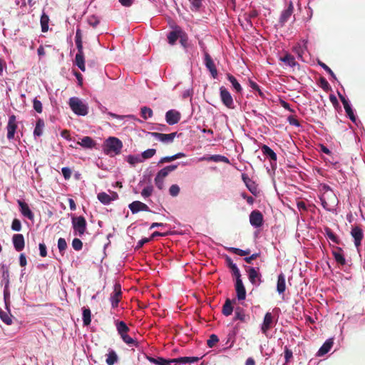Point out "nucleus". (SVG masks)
Segmentation results:
<instances>
[{
    "label": "nucleus",
    "instance_id": "obj_30",
    "mask_svg": "<svg viewBox=\"0 0 365 365\" xmlns=\"http://www.w3.org/2000/svg\"><path fill=\"white\" fill-rule=\"evenodd\" d=\"M41 31L45 33L48 30L49 17L44 12L42 14L40 19Z\"/></svg>",
    "mask_w": 365,
    "mask_h": 365
},
{
    "label": "nucleus",
    "instance_id": "obj_32",
    "mask_svg": "<svg viewBox=\"0 0 365 365\" xmlns=\"http://www.w3.org/2000/svg\"><path fill=\"white\" fill-rule=\"evenodd\" d=\"M98 200L104 205H108L113 201L112 197L105 192H99L97 195Z\"/></svg>",
    "mask_w": 365,
    "mask_h": 365
},
{
    "label": "nucleus",
    "instance_id": "obj_38",
    "mask_svg": "<svg viewBox=\"0 0 365 365\" xmlns=\"http://www.w3.org/2000/svg\"><path fill=\"white\" fill-rule=\"evenodd\" d=\"M140 114L141 117L144 120H147L148 118H151L153 115V112L150 108L143 106L140 108Z\"/></svg>",
    "mask_w": 365,
    "mask_h": 365
},
{
    "label": "nucleus",
    "instance_id": "obj_58",
    "mask_svg": "<svg viewBox=\"0 0 365 365\" xmlns=\"http://www.w3.org/2000/svg\"><path fill=\"white\" fill-rule=\"evenodd\" d=\"M33 106H34V110L37 113H41L42 112V103L37 98L34 99Z\"/></svg>",
    "mask_w": 365,
    "mask_h": 365
},
{
    "label": "nucleus",
    "instance_id": "obj_50",
    "mask_svg": "<svg viewBox=\"0 0 365 365\" xmlns=\"http://www.w3.org/2000/svg\"><path fill=\"white\" fill-rule=\"evenodd\" d=\"M230 251L240 256H247L250 253V250H242L238 248L230 247Z\"/></svg>",
    "mask_w": 365,
    "mask_h": 365
},
{
    "label": "nucleus",
    "instance_id": "obj_33",
    "mask_svg": "<svg viewBox=\"0 0 365 365\" xmlns=\"http://www.w3.org/2000/svg\"><path fill=\"white\" fill-rule=\"evenodd\" d=\"M118 357L114 350H110L107 354L106 364L108 365H114L118 361Z\"/></svg>",
    "mask_w": 365,
    "mask_h": 365
},
{
    "label": "nucleus",
    "instance_id": "obj_45",
    "mask_svg": "<svg viewBox=\"0 0 365 365\" xmlns=\"http://www.w3.org/2000/svg\"><path fill=\"white\" fill-rule=\"evenodd\" d=\"M156 153V150L153 148L148 149L143 151L141 154L143 160L151 158Z\"/></svg>",
    "mask_w": 365,
    "mask_h": 365
},
{
    "label": "nucleus",
    "instance_id": "obj_52",
    "mask_svg": "<svg viewBox=\"0 0 365 365\" xmlns=\"http://www.w3.org/2000/svg\"><path fill=\"white\" fill-rule=\"evenodd\" d=\"M88 23L92 27L96 28L99 24L100 20L97 16L93 15L88 17Z\"/></svg>",
    "mask_w": 365,
    "mask_h": 365
},
{
    "label": "nucleus",
    "instance_id": "obj_61",
    "mask_svg": "<svg viewBox=\"0 0 365 365\" xmlns=\"http://www.w3.org/2000/svg\"><path fill=\"white\" fill-rule=\"evenodd\" d=\"M287 120L290 125H295L297 127L300 126L299 120L294 115H289L287 118Z\"/></svg>",
    "mask_w": 365,
    "mask_h": 365
},
{
    "label": "nucleus",
    "instance_id": "obj_6",
    "mask_svg": "<svg viewBox=\"0 0 365 365\" xmlns=\"http://www.w3.org/2000/svg\"><path fill=\"white\" fill-rule=\"evenodd\" d=\"M122 298L121 286L119 283H115L113 287V292L110 294V301L113 308H115L118 306Z\"/></svg>",
    "mask_w": 365,
    "mask_h": 365
},
{
    "label": "nucleus",
    "instance_id": "obj_53",
    "mask_svg": "<svg viewBox=\"0 0 365 365\" xmlns=\"http://www.w3.org/2000/svg\"><path fill=\"white\" fill-rule=\"evenodd\" d=\"M153 192V187L152 185H148L143 188V190L141 192V195L143 197H150Z\"/></svg>",
    "mask_w": 365,
    "mask_h": 365
},
{
    "label": "nucleus",
    "instance_id": "obj_11",
    "mask_svg": "<svg viewBox=\"0 0 365 365\" xmlns=\"http://www.w3.org/2000/svg\"><path fill=\"white\" fill-rule=\"evenodd\" d=\"M294 12V5L292 1H289L288 4V6L286 9H284L279 19V23L282 26L285 24V23L289 19L291 16Z\"/></svg>",
    "mask_w": 365,
    "mask_h": 365
},
{
    "label": "nucleus",
    "instance_id": "obj_29",
    "mask_svg": "<svg viewBox=\"0 0 365 365\" xmlns=\"http://www.w3.org/2000/svg\"><path fill=\"white\" fill-rule=\"evenodd\" d=\"M76 66L83 71H86L84 53H76L75 57Z\"/></svg>",
    "mask_w": 365,
    "mask_h": 365
},
{
    "label": "nucleus",
    "instance_id": "obj_10",
    "mask_svg": "<svg viewBox=\"0 0 365 365\" xmlns=\"http://www.w3.org/2000/svg\"><path fill=\"white\" fill-rule=\"evenodd\" d=\"M180 118L181 113L176 110H169L165 113L166 123L170 125L177 124L180 120Z\"/></svg>",
    "mask_w": 365,
    "mask_h": 365
},
{
    "label": "nucleus",
    "instance_id": "obj_26",
    "mask_svg": "<svg viewBox=\"0 0 365 365\" xmlns=\"http://www.w3.org/2000/svg\"><path fill=\"white\" fill-rule=\"evenodd\" d=\"M286 289L285 276L283 273H281L278 276L277 290L279 294H283Z\"/></svg>",
    "mask_w": 365,
    "mask_h": 365
},
{
    "label": "nucleus",
    "instance_id": "obj_22",
    "mask_svg": "<svg viewBox=\"0 0 365 365\" xmlns=\"http://www.w3.org/2000/svg\"><path fill=\"white\" fill-rule=\"evenodd\" d=\"M334 341L332 339H327L319 349L317 352V356H322L328 353L330 351L331 348L332 347Z\"/></svg>",
    "mask_w": 365,
    "mask_h": 365
},
{
    "label": "nucleus",
    "instance_id": "obj_19",
    "mask_svg": "<svg viewBox=\"0 0 365 365\" xmlns=\"http://www.w3.org/2000/svg\"><path fill=\"white\" fill-rule=\"evenodd\" d=\"M237 297L239 300H243L246 297V290L243 284L242 279H237L235 280V284Z\"/></svg>",
    "mask_w": 365,
    "mask_h": 365
},
{
    "label": "nucleus",
    "instance_id": "obj_28",
    "mask_svg": "<svg viewBox=\"0 0 365 365\" xmlns=\"http://www.w3.org/2000/svg\"><path fill=\"white\" fill-rule=\"evenodd\" d=\"M45 127V123L43 119L38 118L36 123V127L34 130V136H41L43 134V131Z\"/></svg>",
    "mask_w": 365,
    "mask_h": 365
},
{
    "label": "nucleus",
    "instance_id": "obj_17",
    "mask_svg": "<svg viewBox=\"0 0 365 365\" xmlns=\"http://www.w3.org/2000/svg\"><path fill=\"white\" fill-rule=\"evenodd\" d=\"M17 203H18V205L19 206L21 213L24 217H26L28 219H29L30 220H34V215L32 212V211L30 210L28 204L26 202H25L24 201L21 200H17Z\"/></svg>",
    "mask_w": 365,
    "mask_h": 365
},
{
    "label": "nucleus",
    "instance_id": "obj_63",
    "mask_svg": "<svg viewBox=\"0 0 365 365\" xmlns=\"http://www.w3.org/2000/svg\"><path fill=\"white\" fill-rule=\"evenodd\" d=\"M150 241H151V238H149V237L148 238L145 237V238L141 239L140 240H139L138 242L135 249L138 250V249L141 248L145 243H148Z\"/></svg>",
    "mask_w": 365,
    "mask_h": 365
},
{
    "label": "nucleus",
    "instance_id": "obj_5",
    "mask_svg": "<svg viewBox=\"0 0 365 365\" xmlns=\"http://www.w3.org/2000/svg\"><path fill=\"white\" fill-rule=\"evenodd\" d=\"M150 135L154 137L156 140L165 143V144H170L172 143L174 141L175 138L178 135L177 132L165 134L161 133H157V132H153L150 133ZM181 135V133L179 134V135Z\"/></svg>",
    "mask_w": 365,
    "mask_h": 365
},
{
    "label": "nucleus",
    "instance_id": "obj_25",
    "mask_svg": "<svg viewBox=\"0 0 365 365\" xmlns=\"http://www.w3.org/2000/svg\"><path fill=\"white\" fill-rule=\"evenodd\" d=\"M78 144L86 148H92L96 145V143L89 136L83 137L81 142H78Z\"/></svg>",
    "mask_w": 365,
    "mask_h": 365
},
{
    "label": "nucleus",
    "instance_id": "obj_44",
    "mask_svg": "<svg viewBox=\"0 0 365 365\" xmlns=\"http://www.w3.org/2000/svg\"><path fill=\"white\" fill-rule=\"evenodd\" d=\"M179 37L178 32L177 31H170L168 35V40L170 44L173 45Z\"/></svg>",
    "mask_w": 365,
    "mask_h": 365
},
{
    "label": "nucleus",
    "instance_id": "obj_46",
    "mask_svg": "<svg viewBox=\"0 0 365 365\" xmlns=\"http://www.w3.org/2000/svg\"><path fill=\"white\" fill-rule=\"evenodd\" d=\"M220 96L223 103L228 107V91L226 88H220Z\"/></svg>",
    "mask_w": 365,
    "mask_h": 365
},
{
    "label": "nucleus",
    "instance_id": "obj_41",
    "mask_svg": "<svg viewBox=\"0 0 365 365\" xmlns=\"http://www.w3.org/2000/svg\"><path fill=\"white\" fill-rule=\"evenodd\" d=\"M2 277L5 281V289H4V298L6 299L7 295V288L9 284V272L8 269H5L3 271Z\"/></svg>",
    "mask_w": 365,
    "mask_h": 365
},
{
    "label": "nucleus",
    "instance_id": "obj_15",
    "mask_svg": "<svg viewBox=\"0 0 365 365\" xmlns=\"http://www.w3.org/2000/svg\"><path fill=\"white\" fill-rule=\"evenodd\" d=\"M351 235L354 239V245L356 247L361 245V242L364 237V233L362 229L359 226H354L352 227Z\"/></svg>",
    "mask_w": 365,
    "mask_h": 365
},
{
    "label": "nucleus",
    "instance_id": "obj_1",
    "mask_svg": "<svg viewBox=\"0 0 365 365\" xmlns=\"http://www.w3.org/2000/svg\"><path fill=\"white\" fill-rule=\"evenodd\" d=\"M324 193L320 197L322 207L328 211H331L337 203V198L329 185L322 186Z\"/></svg>",
    "mask_w": 365,
    "mask_h": 365
},
{
    "label": "nucleus",
    "instance_id": "obj_51",
    "mask_svg": "<svg viewBox=\"0 0 365 365\" xmlns=\"http://www.w3.org/2000/svg\"><path fill=\"white\" fill-rule=\"evenodd\" d=\"M123 341L126 344L130 346H135L136 347L138 346V342L132 337H130L128 334L127 336H124Z\"/></svg>",
    "mask_w": 365,
    "mask_h": 365
},
{
    "label": "nucleus",
    "instance_id": "obj_31",
    "mask_svg": "<svg viewBox=\"0 0 365 365\" xmlns=\"http://www.w3.org/2000/svg\"><path fill=\"white\" fill-rule=\"evenodd\" d=\"M280 60L291 67H294L297 64L294 57L289 53H286L280 58Z\"/></svg>",
    "mask_w": 365,
    "mask_h": 365
},
{
    "label": "nucleus",
    "instance_id": "obj_57",
    "mask_svg": "<svg viewBox=\"0 0 365 365\" xmlns=\"http://www.w3.org/2000/svg\"><path fill=\"white\" fill-rule=\"evenodd\" d=\"M11 229L14 231H20L21 230V223L19 219H14L11 224Z\"/></svg>",
    "mask_w": 365,
    "mask_h": 365
},
{
    "label": "nucleus",
    "instance_id": "obj_64",
    "mask_svg": "<svg viewBox=\"0 0 365 365\" xmlns=\"http://www.w3.org/2000/svg\"><path fill=\"white\" fill-rule=\"evenodd\" d=\"M61 171L65 179L68 180L71 178V170L69 168L64 167L62 168Z\"/></svg>",
    "mask_w": 365,
    "mask_h": 365
},
{
    "label": "nucleus",
    "instance_id": "obj_8",
    "mask_svg": "<svg viewBox=\"0 0 365 365\" xmlns=\"http://www.w3.org/2000/svg\"><path fill=\"white\" fill-rule=\"evenodd\" d=\"M242 179L245 182L247 189L250 191V192L255 196H257L259 194V190L258 188L257 184L255 182L252 180L247 174H242Z\"/></svg>",
    "mask_w": 365,
    "mask_h": 365
},
{
    "label": "nucleus",
    "instance_id": "obj_47",
    "mask_svg": "<svg viewBox=\"0 0 365 365\" xmlns=\"http://www.w3.org/2000/svg\"><path fill=\"white\" fill-rule=\"evenodd\" d=\"M230 269L232 270V274L235 277V280L237 279H241V274H240L238 267H237V265L235 264H233L230 260Z\"/></svg>",
    "mask_w": 365,
    "mask_h": 365
},
{
    "label": "nucleus",
    "instance_id": "obj_37",
    "mask_svg": "<svg viewBox=\"0 0 365 365\" xmlns=\"http://www.w3.org/2000/svg\"><path fill=\"white\" fill-rule=\"evenodd\" d=\"M326 236L330 239L333 242L336 244H339L340 241L338 237L333 232V231L329 227L324 228Z\"/></svg>",
    "mask_w": 365,
    "mask_h": 365
},
{
    "label": "nucleus",
    "instance_id": "obj_54",
    "mask_svg": "<svg viewBox=\"0 0 365 365\" xmlns=\"http://www.w3.org/2000/svg\"><path fill=\"white\" fill-rule=\"evenodd\" d=\"M127 161L130 165H135V164H137L138 163H141L143 161V160L140 159V158L139 156L128 155Z\"/></svg>",
    "mask_w": 365,
    "mask_h": 365
},
{
    "label": "nucleus",
    "instance_id": "obj_14",
    "mask_svg": "<svg viewBox=\"0 0 365 365\" xmlns=\"http://www.w3.org/2000/svg\"><path fill=\"white\" fill-rule=\"evenodd\" d=\"M128 207L133 214H136L140 211L150 212L149 207L146 204L138 200L133 201L129 204Z\"/></svg>",
    "mask_w": 365,
    "mask_h": 365
},
{
    "label": "nucleus",
    "instance_id": "obj_27",
    "mask_svg": "<svg viewBox=\"0 0 365 365\" xmlns=\"http://www.w3.org/2000/svg\"><path fill=\"white\" fill-rule=\"evenodd\" d=\"M249 279L253 284L256 283V280L258 279L261 282V275L254 267H251L248 270Z\"/></svg>",
    "mask_w": 365,
    "mask_h": 365
},
{
    "label": "nucleus",
    "instance_id": "obj_18",
    "mask_svg": "<svg viewBox=\"0 0 365 365\" xmlns=\"http://www.w3.org/2000/svg\"><path fill=\"white\" fill-rule=\"evenodd\" d=\"M12 242L15 250L20 252L25 247V240L22 234H15L12 237Z\"/></svg>",
    "mask_w": 365,
    "mask_h": 365
},
{
    "label": "nucleus",
    "instance_id": "obj_3",
    "mask_svg": "<svg viewBox=\"0 0 365 365\" xmlns=\"http://www.w3.org/2000/svg\"><path fill=\"white\" fill-rule=\"evenodd\" d=\"M69 106L73 112L78 115L85 116L88 114V108L81 99L72 97L69 99Z\"/></svg>",
    "mask_w": 365,
    "mask_h": 365
},
{
    "label": "nucleus",
    "instance_id": "obj_21",
    "mask_svg": "<svg viewBox=\"0 0 365 365\" xmlns=\"http://www.w3.org/2000/svg\"><path fill=\"white\" fill-rule=\"evenodd\" d=\"M342 252L343 250L341 247H335L334 249L332 250V255L334 257V259L338 264L341 265H344L346 264V259L343 255Z\"/></svg>",
    "mask_w": 365,
    "mask_h": 365
},
{
    "label": "nucleus",
    "instance_id": "obj_13",
    "mask_svg": "<svg viewBox=\"0 0 365 365\" xmlns=\"http://www.w3.org/2000/svg\"><path fill=\"white\" fill-rule=\"evenodd\" d=\"M261 150L263 155L269 158L271 166L272 168L275 167L277 165V154L274 152V150L267 145H262Z\"/></svg>",
    "mask_w": 365,
    "mask_h": 365
},
{
    "label": "nucleus",
    "instance_id": "obj_56",
    "mask_svg": "<svg viewBox=\"0 0 365 365\" xmlns=\"http://www.w3.org/2000/svg\"><path fill=\"white\" fill-rule=\"evenodd\" d=\"M72 247L75 250L79 251L83 247V242L78 238H74L72 241Z\"/></svg>",
    "mask_w": 365,
    "mask_h": 365
},
{
    "label": "nucleus",
    "instance_id": "obj_35",
    "mask_svg": "<svg viewBox=\"0 0 365 365\" xmlns=\"http://www.w3.org/2000/svg\"><path fill=\"white\" fill-rule=\"evenodd\" d=\"M83 322L85 326H88L91 322V312L90 309L83 307Z\"/></svg>",
    "mask_w": 365,
    "mask_h": 365
},
{
    "label": "nucleus",
    "instance_id": "obj_2",
    "mask_svg": "<svg viewBox=\"0 0 365 365\" xmlns=\"http://www.w3.org/2000/svg\"><path fill=\"white\" fill-rule=\"evenodd\" d=\"M123 143L118 138L109 137L104 143V152L110 155H115L120 153Z\"/></svg>",
    "mask_w": 365,
    "mask_h": 365
},
{
    "label": "nucleus",
    "instance_id": "obj_24",
    "mask_svg": "<svg viewBox=\"0 0 365 365\" xmlns=\"http://www.w3.org/2000/svg\"><path fill=\"white\" fill-rule=\"evenodd\" d=\"M200 359V357H196V356H192V357L183 356V357H179V358L175 359V361L176 365H179V364H185L187 363L192 364V363L197 362Z\"/></svg>",
    "mask_w": 365,
    "mask_h": 365
},
{
    "label": "nucleus",
    "instance_id": "obj_40",
    "mask_svg": "<svg viewBox=\"0 0 365 365\" xmlns=\"http://www.w3.org/2000/svg\"><path fill=\"white\" fill-rule=\"evenodd\" d=\"M115 326L118 333L128 332L130 330L127 324L123 321H116Z\"/></svg>",
    "mask_w": 365,
    "mask_h": 365
},
{
    "label": "nucleus",
    "instance_id": "obj_49",
    "mask_svg": "<svg viewBox=\"0 0 365 365\" xmlns=\"http://www.w3.org/2000/svg\"><path fill=\"white\" fill-rule=\"evenodd\" d=\"M245 15L246 19L248 21H250V25H252L251 19L257 17V16L259 15V13L256 9H253L250 10L249 12L246 13Z\"/></svg>",
    "mask_w": 365,
    "mask_h": 365
},
{
    "label": "nucleus",
    "instance_id": "obj_59",
    "mask_svg": "<svg viewBox=\"0 0 365 365\" xmlns=\"http://www.w3.org/2000/svg\"><path fill=\"white\" fill-rule=\"evenodd\" d=\"M284 355L285 362L288 363L290 361V359L292 358V356H293L292 351L291 349H289L287 346H285Z\"/></svg>",
    "mask_w": 365,
    "mask_h": 365
},
{
    "label": "nucleus",
    "instance_id": "obj_62",
    "mask_svg": "<svg viewBox=\"0 0 365 365\" xmlns=\"http://www.w3.org/2000/svg\"><path fill=\"white\" fill-rule=\"evenodd\" d=\"M320 86L324 91H328L330 88L328 81L324 78H320Z\"/></svg>",
    "mask_w": 365,
    "mask_h": 365
},
{
    "label": "nucleus",
    "instance_id": "obj_23",
    "mask_svg": "<svg viewBox=\"0 0 365 365\" xmlns=\"http://www.w3.org/2000/svg\"><path fill=\"white\" fill-rule=\"evenodd\" d=\"M178 165H170L166 166L159 170L156 175L157 177L165 179L170 173L175 170L178 168Z\"/></svg>",
    "mask_w": 365,
    "mask_h": 365
},
{
    "label": "nucleus",
    "instance_id": "obj_60",
    "mask_svg": "<svg viewBox=\"0 0 365 365\" xmlns=\"http://www.w3.org/2000/svg\"><path fill=\"white\" fill-rule=\"evenodd\" d=\"M155 184L156 187L159 190L163 189V187H164V179L155 176Z\"/></svg>",
    "mask_w": 365,
    "mask_h": 365
},
{
    "label": "nucleus",
    "instance_id": "obj_48",
    "mask_svg": "<svg viewBox=\"0 0 365 365\" xmlns=\"http://www.w3.org/2000/svg\"><path fill=\"white\" fill-rule=\"evenodd\" d=\"M58 248L59 252L63 255L67 248V243L64 238H59L58 240Z\"/></svg>",
    "mask_w": 365,
    "mask_h": 365
},
{
    "label": "nucleus",
    "instance_id": "obj_9",
    "mask_svg": "<svg viewBox=\"0 0 365 365\" xmlns=\"http://www.w3.org/2000/svg\"><path fill=\"white\" fill-rule=\"evenodd\" d=\"M17 129L16 118L14 115H11L9 118V121L6 126L7 138L11 140L14 138V135Z\"/></svg>",
    "mask_w": 365,
    "mask_h": 365
},
{
    "label": "nucleus",
    "instance_id": "obj_16",
    "mask_svg": "<svg viewBox=\"0 0 365 365\" xmlns=\"http://www.w3.org/2000/svg\"><path fill=\"white\" fill-rule=\"evenodd\" d=\"M204 56H205L204 61H205V64L206 67L211 73L212 77L215 78L217 74V71L215 65L211 56L205 50H204Z\"/></svg>",
    "mask_w": 365,
    "mask_h": 365
},
{
    "label": "nucleus",
    "instance_id": "obj_36",
    "mask_svg": "<svg viewBox=\"0 0 365 365\" xmlns=\"http://www.w3.org/2000/svg\"><path fill=\"white\" fill-rule=\"evenodd\" d=\"M229 79H230V83L232 84V86L233 89L235 90V91L237 93H241L242 88L240 83L237 81V80L233 76H231V75H230Z\"/></svg>",
    "mask_w": 365,
    "mask_h": 365
},
{
    "label": "nucleus",
    "instance_id": "obj_7",
    "mask_svg": "<svg viewBox=\"0 0 365 365\" xmlns=\"http://www.w3.org/2000/svg\"><path fill=\"white\" fill-rule=\"evenodd\" d=\"M264 218L259 210H255L250 215V222L255 227H260L263 225Z\"/></svg>",
    "mask_w": 365,
    "mask_h": 365
},
{
    "label": "nucleus",
    "instance_id": "obj_34",
    "mask_svg": "<svg viewBox=\"0 0 365 365\" xmlns=\"http://www.w3.org/2000/svg\"><path fill=\"white\" fill-rule=\"evenodd\" d=\"M0 318L7 325H11L13 322L12 315L9 312H7L0 309Z\"/></svg>",
    "mask_w": 365,
    "mask_h": 365
},
{
    "label": "nucleus",
    "instance_id": "obj_20",
    "mask_svg": "<svg viewBox=\"0 0 365 365\" xmlns=\"http://www.w3.org/2000/svg\"><path fill=\"white\" fill-rule=\"evenodd\" d=\"M339 98L344 106V108L345 109V111H346V115L349 116V118H350V120L352 121V122H355L356 121V116L354 113V111L348 101V100H346L344 96L339 94Z\"/></svg>",
    "mask_w": 365,
    "mask_h": 365
},
{
    "label": "nucleus",
    "instance_id": "obj_55",
    "mask_svg": "<svg viewBox=\"0 0 365 365\" xmlns=\"http://www.w3.org/2000/svg\"><path fill=\"white\" fill-rule=\"evenodd\" d=\"M180 187L178 185H172L169 188V193L173 197H176L180 192Z\"/></svg>",
    "mask_w": 365,
    "mask_h": 365
},
{
    "label": "nucleus",
    "instance_id": "obj_12",
    "mask_svg": "<svg viewBox=\"0 0 365 365\" xmlns=\"http://www.w3.org/2000/svg\"><path fill=\"white\" fill-rule=\"evenodd\" d=\"M274 326V320L273 316L272 313L267 312L264 315L263 323L261 327V330L262 333L267 335V333L269 330H270Z\"/></svg>",
    "mask_w": 365,
    "mask_h": 365
},
{
    "label": "nucleus",
    "instance_id": "obj_43",
    "mask_svg": "<svg viewBox=\"0 0 365 365\" xmlns=\"http://www.w3.org/2000/svg\"><path fill=\"white\" fill-rule=\"evenodd\" d=\"M219 341V338L216 334H211L209 339L207 340V345L210 348L214 347L217 343Z\"/></svg>",
    "mask_w": 365,
    "mask_h": 365
},
{
    "label": "nucleus",
    "instance_id": "obj_4",
    "mask_svg": "<svg viewBox=\"0 0 365 365\" xmlns=\"http://www.w3.org/2000/svg\"><path fill=\"white\" fill-rule=\"evenodd\" d=\"M72 227L76 233L82 236L86 231L87 222L84 217H73L71 219Z\"/></svg>",
    "mask_w": 365,
    "mask_h": 365
},
{
    "label": "nucleus",
    "instance_id": "obj_39",
    "mask_svg": "<svg viewBox=\"0 0 365 365\" xmlns=\"http://www.w3.org/2000/svg\"><path fill=\"white\" fill-rule=\"evenodd\" d=\"M146 359L151 363L155 365H165V359L163 357H153L151 356L146 355Z\"/></svg>",
    "mask_w": 365,
    "mask_h": 365
},
{
    "label": "nucleus",
    "instance_id": "obj_42",
    "mask_svg": "<svg viewBox=\"0 0 365 365\" xmlns=\"http://www.w3.org/2000/svg\"><path fill=\"white\" fill-rule=\"evenodd\" d=\"M206 160H207L209 161H213V162H220V161H222V162H225V163H228V158H226L225 156L220 155H210V157L206 158Z\"/></svg>",
    "mask_w": 365,
    "mask_h": 365
}]
</instances>
